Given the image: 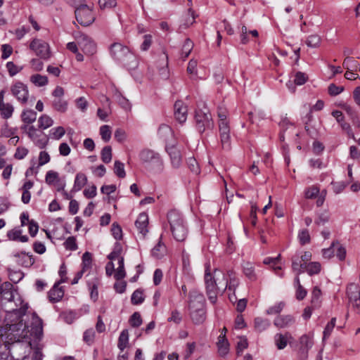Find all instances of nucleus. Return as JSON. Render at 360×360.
Here are the masks:
<instances>
[{"mask_svg": "<svg viewBox=\"0 0 360 360\" xmlns=\"http://www.w3.org/2000/svg\"><path fill=\"white\" fill-rule=\"evenodd\" d=\"M204 280L207 295L212 304L217 302L219 292L223 293L226 289L236 291L239 285V280L236 278L235 272L231 269L224 273L216 269L214 271V275H212L209 266H207Z\"/></svg>", "mask_w": 360, "mask_h": 360, "instance_id": "f257e3e1", "label": "nucleus"}, {"mask_svg": "<svg viewBox=\"0 0 360 360\" xmlns=\"http://www.w3.org/2000/svg\"><path fill=\"white\" fill-rule=\"evenodd\" d=\"M189 298L191 318L195 324H200L205 319L204 295L198 290H193L189 292Z\"/></svg>", "mask_w": 360, "mask_h": 360, "instance_id": "f03ea898", "label": "nucleus"}, {"mask_svg": "<svg viewBox=\"0 0 360 360\" xmlns=\"http://www.w3.org/2000/svg\"><path fill=\"white\" fill-rule=\"evenodd\" d=\"M167 220L173 237L177 241H184L188 235V226L181 213L176 210L167 214Z\"/></svg>", "mask_w": 360, "mask_h": 360, "instance_id": "7ed1b4c3", "label": "nucleus"}, {"mask_svg": "<svg viewBox=\"0 0 360 360\" xmlns=\"http://www.w3.org/2000/svg\"><path fill=\"white\" fill-rule=\"evenodd\" d=\"M110 53L115 60L124 65L129 66L135 60L134 55L130 52L128 47L120 43H114L111 45Z\"/></svg>", "mask_w": 360, "mask_h": 360, "instance_id": "20e7f679", "label": "nucleus"}, {"mask_svg": "<svg viewBox=\"0 0 360 360\" xmlns=\"http://www.w3.org/2000/svg\"><path fill=\"white\" fill-rule=\"evenodd\" d=\"M195 123L196 127L199 132L202 133L206 130H211L214 127V122L209 110L206 108L204 109L197 110L195 111Z\"/></svg>", "mask_w": 360, "mask_h": 360, "instance_id": "39448f33", "label": "nucleus"}, {"mask_svg": "<svg viewBox=\"0 0 360 360\" xmlns=\"http://www.w3.org/2000/svg\"><path fill=\"white\" fill-rule=\"evenodd\" d=\"M75 17L77 22L84 26H89L94 21L91 9L84 4L77 8L75 10Z\"/></svg>", "mask_w": 360, "mask_h": 360, "instance_id": "423d86ee", "label": "nucleus"}, {"mask_svg": "<svg viewBox=\"0 0 360 360\" xmlns=\"http://www.w3.org/2000/svg\"><path fill=\"white\" fill-rule=\"evenodd\" d=\"M30 49L42 59L46 60L51 56L49 44L41 39H34L30 44Z\"/></svg>", "mask_w": 360, "mask_h": 360, "instance_id": "0eeeda50", "label": "nucleus"}, {"mask_svg": "<svg viewBox=\"0 0 360 360\" xmlns=\"http://www.w3.org/2000/svg\"><path fill=\"white\" fill-rule=\"evenodd\" d=\"M140 160L151 167H160L162 165V160L160 155L153 150L145 149L139 154Z\"/></svg>", "mask_w": 360, "mask_h": 360, "instance_id": "6e6552de", "label": "nucleus"}, {"mask_svg": "<svg viewBox=\"0 0 360 360\" xmlns=\"http://www.w3.org/2000/svg\"><path fill=\"white\" fill-rule=\"evenodd\" d=\"M12 94L21 103L25 104L28 101L29 91L26 84L21 82H15L11 87Z\"/></svg>", "mask_w": 360, "mask_h": 360, "instance_id": "1a4fd4ad", "label": "nucleus"}, {"mask_svg": "<svg viewBox=\"0 0 360 360\" xmlns=\"http://www.w3.org/2000/svg\"><path fill=\"white\" fill-rule=\"evenodd\" d=\"M167 152L168 153L171 163L175 168H178L181 165L182 158L180 150L176 148V141H172L165 146Z\"/></svg>", "mask_w": 360, "mask_h": 360, "instance_id": "9d476101", "label": "nucleus"}, {"mask_svg": "<svg viewBox=\"0 0 360 360\" xmlns=\"http://www.w3.org/2000/svg\"><path fill=\"white\" fill-rule=\"evenodd\" d=\"M27 136L39 148H45L48 143V139L46 136L32 125L29 127Z\"/></svg>", "mask_w": 360, "mask_h": 360, "instance_id": "9b49d317", "label": "nucleus"}, {"mask_svg": "<svg viewBox=\"0 0 360 360\" xmlns=\"http://www.w3.org/2000/svg\"><path fill=\"white\" fill-rule=\"evenodd\" d=\"M78 44L85 54L91 56L96 52V44L86 34H81L79 37Z\"/></svg>", "mask_w": 360, "mask_h": 360, "instance_id": "f8f14e48", "label": "nucleus"}, {"mask_svg": "<svg viewBox=\"0 0 360 360\" xmlns=\"http://www.w3.org/2000/svg\"><path fill=\"white\" fill-rule=\"evenodd\" d=\"M347 293L349 303L360 311V287L355 283H351L347 287Z\"/></svg>", "mask_w": 360, "mask_h": 360, "instance_id": "ddd939ff", "label": "nucleus"}, {"mask_svg": "<svg viewBox=\"0 0 360 360\" xmlns=\"http://www.w3.org/2000/svg\"><path fill=\"white\" fill-rule=\"evenodd\" d=\"M300 358L305 360L308 357L309 350L314 345L313 337L310 335L304 334L300 338Z\"/></svg>", "mask_w": 360, "mask_h": 360, "instance_id": "4468645a", "label": "nucleus"}, {"mask_svg": "<svg viewBox=\"0 0 360 360\" xmlns=\"http://www.w3.org/2000/svg\"><path fill=\"white\" fill-rule=\"evenodd\" d=\"M158 136L165 142V146L172 141H176L172 128L167 124H161L158 131Z\"/></svg>", "mask_w": 360, "mask_h": 360, "instance_id": "2eb2a0df", "label": "nucleus"}, {"mask_svg": "<svg viewBox=\"0 0 360 360\" xmlns=\"http://www.w3.org/2000/svg\"><path fill=\"white\" fill-rule=\"evenodd\" d=\"M174 116L179 123H184L187 119V106L181 101H177L174 103Z\"/></svg>", "mask_w": 360, "mask_h": 360, "instance_id": "dca6fc26", "label": "nucleus"}, {"mask_svg": "<svg viewBox=\"0 0 360 360\" xmlns=\"http://www.w3.org/2000/svg\"><path fill=\"white\" fill-rule=\"evenodd\" d=\"M148 217L145 212H141L139 214L137 219L135 221V226L139 230V233L143 236H146L148 233Z\"/></svg>", "mask_w": 360, "mask_h": 360, "instance_id": "f3484780", "label": "nucleus"}, {"mask_svg": "<svg viewBox=\"0 0 360 360\" xmlns=\"http://www.w3.org/2000/svg\"><path fill=\"white\" fill-rule=\"evenodd\" d=\"M295 322V318L291 315H283L277 316L274 321V325L280 328L291 326Z\"/></svg>", "mask_w": 360, "mask_h": 360, "instance_id": "a211bd4d", "label": "nucleus"}, {"mask_svg": "<svg viewBox=\"0 0 360 360\" xmlns=\"http://www.w3.org/2000/svg\"><path fill=\"white\" fill-rule=\"evenodd\" d=\"M59 283H55L53 287L49 292V299L52 303L59 302L64 295V291L61 287L58 286Z\"/></svg>", "mask_w": 360, "mask_h": 360, "instance_id": "6ab92c4d", "label": "nucleus"}, {"mask_svg": "<svg viewBox=\"0 0 360 360\" xmlns=\"http://www.w3.org/2000/svg\"><path fill=\"white\" fill-rule=\"evenodd\" d=\"M218 352L221 356H226L229 352V344L225 335H220L217 342Z\"/></svg>", "mask_w": 360, "mask_h": 360, "instance_id": "aec40b11", "label": "nucleus"}, {"mask_svg": "<svg viewBox=\"0 0 360 360\" xmlns=\"http://www.w3.org/2000/svg\"><path fill=\"white\" fill-rule=\"evenodd\" d=\"M243 271L248 279L251 281H255L257 279V275L255 271V266L252 263L249 262H243Z\"/></svg>", "mask_w": 360, "mask_h": 360, "instance_id": "412c9836", "label": "nucleus"}, {"mask_svg": "<svg viewBox=\"0 0 360 360\" xmlns=\"http://www.w3.org/2000/svg\"><path fill=\"white\" fill-rule=\"evenodd\" d=\"M321 291L317 287H314L311 292V305L314 309H319L321 306Z\"/></svg>", "mask_w": 360, "mask_h": 360, "instance_id": "4be33fe9", "label": "nucleus"}, {"mask_svg": "<svg viewBox=\"0 0 360 360\" xmlns=\"http://www.w3.org/2000/svg\"><path fill=\"white\" fill-rule=\"evenodd\" d=\"M288 338H291L288 333H286L284 335L281 333L275 335L274 341L278 349H283L287 346Z\"/></svg>", "mask_w": 360, "mask_h": 360, "instance_id": "5701e85b", "label": "nucleus"}, {"mask_svg": "<svg viewBox=\"0 0 360 360\" xmlns=\"http://www.w3.org/2000/svg\"><path fill=\"white\" fill-rule=\"evenodd\" d=\"M87 183L86 176L82 172L77 173L75 176L72 191H79Z\"/></svg>", "mask_w": 360, "mask_h": 360, "instance_id": "b1692460", "label": "nucleus"}, {"mask_svg": "<svg viewBox=\"0 0 360 360\" xmlns=\"http://www.w3.org/2000/svg\"><path fill=\"white\" fill-rule=\"evenodd\" d=\"M87 285L91 291V298L95 302L97 300L98 297V286L99 285V279L95 277L91 281L87 282Z\"/></svg>", "mask_w": 360, "mask_h": 360, "instance_id": "393cba45", "label": "nucleus"}, {"mask_svg": "<svg viewBox=\"0 0 360 360\" xmlns=\"http://www.w3.org/2000/svg\"><path fill=\"white\" fill-rule=\"evenodd\" d=\"M342 66L349 71H358L360 70L359 63L352 57H346Z\"/></svg>", "mask_w": 360, "mask_h": 360, "instance_id": "a878e982", "label": "nucleus"}, {"mask_svg": "<svg viewBox=\"0 0 360 360\" xmlns=\"http://www.w3.org/2000/svg\"><path fill=\"white\" fill-rule=\"evenodd\" d=\"M22 120L25 124H32L37 119V112L31 109L24 110L21 115Z\"/></svg>", "mask_w": 360, "mask_h": 360, "instance_id": "bb28decb", "label": "nucleus"}, {"mask_svg": "<svg viewBox=\"0 0 360 360\" xmlns=\"http://www.w3.org/2000/svg\"><path fill=\"white\" fill-rule=\"evenodd\" d=\"M13 111L14 107L9 103H1V105H0L1 116L4 119L7 120L11 118L13 115Z\"/></svg>", "mask_w": 360, "mask_h": 360, "instance_id": "cd10ccee", "label": "nucleus"}, {"mask_svg": "<svg viewBox=\"0 0 360 360\" xmlns=\"http://www.w3.org/2000/svg\"><path fill=\"white\" fill-rule=\"evenodd\" d=\"M270 321L268 319L261 317L255 319V328L257 332H262L270 326Z\"/></svg>", "mask_w": 360, "mask_h": 360, "instance_id": "c85d7f7f", "label": "nucleus"}, {"mask_svg": "<svg viewBox=\"0 0 360 360\" xmlns=\"http://www.w3.org/2000/svg\"><path fill=\"white\" fill-rule=\"evenodd\" d=\"M129 343V333L128 330H123L118 338L117 347L120 349L121 352H123L124 349L127 347Z\"/></svg>", "mask_w": 360, "mask_h": 360, "instance_id": "c756f323", "label": "nucleus"}, {"mask_svg": "<svg viewBox=\"0 0 360 360\" xmlns=\"http://www.w3.org/2000/svg\"><path fill=\"white\" fill-rule=\"evenodd\" d=\"M341 108L350 116L354 125L359 126L360 122L354 110L347 103L340 105Z\"/></svg>", "mask_w": 360, "mask_h": 360, "instance_id": "7c9ffc66", "label": "nucleus"}, {"mask_svg": "<svg viewBox=\"0 0 360 360\" xmlns=\"http://www.w3.org/2000/svg\"><path fill=\"white\" fill-rule=\"evenodd\" d=\"M306 263L302 262L298 257H295L292 259V268L297 274H300L305 269Z\"/></svg>", "mask_w": 360, "mask_h": 360, "instance_id": "2f4dec72", "label": "nucleus"}, {"mask_svg": "<svg viewBox=\"0 0 360 360\" xmlns=\"http://www.w3.org/2000/svg\"><path fill=\"white\" fill-rule=\"evenodd\" d=\"M68 102L63 98H55L53 101V108L60 112H65L68 109Z\"/></svg>", "mask_w": 360, "mask_h": 360, "instance_id": "473e14b6", "label": "nucleus"}, {"mask_svg": "<svg viewBox=\"0 0 360 360\" xmlns=\"http://www.w3.org/2000/svg\"><path fill=\"white\" fill-rule=\"evenodd\" d=\"M92 258L91 254L89 252H86L82 255V271L84 273L88 271L91 267Z\"/></svg>", "mask_w": 360, "mask_h": 360, "instance_id": "72a5a7b5", "label": "nucleus"}, {"mask_svg": "<svg viewBox=\"0 0 360 360\" xmlns=\"http://www.w3.org/2000/svg\"><path fill=\"white\" fill-rule=\"evenodd\" d=\"M30 81L37 86H44L48 83V78L45 75H34L31 76Z\"/></svg>", "mask_w": 360, "mask_h": 360, "instance_id": "f704fd0d", "label": "nucleus"}, {"mask_svg": "<svg viewBox=\"0 0 360 360\" xmlns=\"http://www.w3.org/2000/svg\"><path fill=\"white\" fill-rule=\"evenodd\" d=\"M39 127L40 129H47L49 127L52 126L53 124V120L51 117H50L47 115H42L38 120Z\"/></svg>", "mask_w": 360, "mask_h": 360, "instance_id": "c9c22d12", "label": "nucleus"}, {"mask_svg": "<svg viewBox=\"0 0 360 360\" xmlns=\"http://www.w3.org/2000/svg\"><path fill=\"white\" fill-rule=\"evenodd\" d=\"M193 43L190 39H186L181 49V57L186 59L189 56L193 48Z\"/></svg>", "mask_w": 360, "mask_h": 360, "instance_id": "e433bc0d", "label": "nucleus"}, {"mask_svg": "<svg viewBox=\"0 0 360 360\" xmlns=\"http://www.w3.org/2000/svg\"><path fill=\"white\" fill-rule=\"evenodd\" d=\"M165 252V246L161 241H159L151 250L152 255L156 258H161Z\"/></svg>", "mask_w": 360, "mask_h": 360, "instance_id": "4c0bfd02", "label": "nucleus"}, {"mask_svg": "<svg viewBox=\"0 0 360 360\" xmlns=\"http://www.w3.org/2000/svg\"><path fill=\"white\" fill-rule=\"evenodd\" d=\"M101 160L102 161L108 164L112 160V148L110 146H105L101 150Z\"/></svg>", "mask_w": 360, "mask_h": 360, "instance_id": "58836bf2", "label": "nucleus"}, {"mask_svg": "<svg viewBox=\"0 0 360 360\" xmlns=\"http://www.w3.org/2000/svg\"><path fill=\"white\" fill-rule=\"evenodd\" d=\"M306 44L309 47L317 48L321 44V37L318 34H311L308 37Z\"/></svg>", "mask_w": 360, "mask_h": 360, "instance_id": "ea45409f", "label": "nucleus"}, {"mask_svg": "<svg viewBox=\"0 0 360 360\" xmlns=\"http://www.w3.org/2000/svg\"><path fill=\"white\" fill-rule=\"evenodd\" d=\"M305 269L310 276L317 274L321 270V264L319 262H310L306 264Z\"/></svg>", "mask_w": 360, "mask_h": 360, "instance_id": "a19ab883", "label": "nucleus"}, {"mask_svg": "<svg viewBox=\"0 0 360 360\" xmlns=\"http://www.w3.org/2000/svg\"><path fill=\"white\" fill-rule=\"evenodd\" d=\"M114 172L118 177L124 178L126 172L124 164L119 160H116L114 163Z\"/></svg>", "mask_w": 360, "mask_h": 360, "instance_id": "79ce46f5", "label": "nucleus"}, {"mask_svg": "<svg viewBox=\"0 0 360 360\" xmlns=\"http://www.w3.org/2000/svg\"><path fill=\"white\" fill-rule=\"evenodd\" d=\"M46 183L52 185L56 182H59L58 173L52 170L47 172L45 177Z\"/></svg>", "mask_w": 360, "mask_h": 360, "instance_id": "37998d69", "label": "nucleus"}, {"mask_svg": "<svg viewBox=\"0 0 360 360\" xmlns=\"http://www.w3.org/2000/svg\"><path fill=\"white\" fill-rule=\"evenodd\" d=\"M131 301L133 304H140L144 301L143 291L141 290H136L131 297Z\"/></svg>", "mask_w": 360, "mask_h": 360, "instance_id": "c03bdc74", "label": "nucleus"}, {"mask_svg": "<svg viewBox=\"0 0 360 360\" xmlns=\"http://www.w3.org/2000/svg\"><path fill=\"white\" fill-rule=\"evenodd\" d=\"M100 134L105 142L110 141L111 138V130L108 125H103L100 128Z\"/></svg>", "mask_w": 360, "mask_h": 360, "instance_id": "a18cd8bd", "label": "nucleus"}, {"mask_svg": "<svg viewBox=\"0 0 360 360\" xmlns=\"http://www.w3.org/2000/svg\"><path fill=\"white\" fill-rule=\"evenodd\" d=\"M129 323L134 328H137L142 324V319L139 312H134L129 319Z\"/></svg>", "mask_w": 360, "mask_h": 360, "instance_id": "49530a36", "label": "nucleus"}, {"mask_svg": "<svg viewBox=\"0 0 360 360\" xmlns=\"http://www.w3.org/2000/svg\"><path fill=\"white\" fill-rule=\"evenodd\" d=\"M65 134V130L63 127L53 128L51 130V136L53 139L59 140Z\"/></svg>", "mask_w": 360, "mask_h": 360, "instance_id": "de8ad7c7", "label": "nucleus"}, {"mask_svg": "<svg viewBox=\"0 0 360 360\" xmlns=\"http://www.w3.org/2000/svg\"><path fill=\"white\" fill-rule=\"evenodd\" d=\"M6 68L11 77H13L22 70V67L17 66L11 61L6 63Z\"/></svg>", "mask_w": 360, "mask_h": 360, "instance_id": "09e8293b", "label": "nucleus"}, {"mask_svg": "<svg viewBox=\"0 0 360 360\" xmlns=\"http://www.w3.org/2000/svg\"><path fill=\"white\" fill-rule=\"evenodd\" d=\"M30 30L29 26L22 25V27L16 29L14 32L10 31V32L13 33L17 39H21L27 33H28Z\"/></svg>", "mask_w": 360, "mask_h": 360, "instance_id": "8fccbe9b", "label": "nucleus"}, {"mask_svg": "<svg viewBox=\"0 0 360 360\" xmlns=\"http://www.w3.org/2000/svg\"><path fill=\"white\" fill-rule=\"evenodd\" d=\"M111 232L116 240H121L122 238V230L117 223L114 222L112 224Z\"/></svg>", "mask_w": 360, "mask_h": 360, "instance_id": "3c124183", "label": "nucleus"}, {"mask_svg": "<svg viewBox=\"0 0 360 360\" xmlns=\"http://www.w3.org/2000/svg\"><path fill=\"white\" fill-rule=\"evenodd\" d=\"M64 246L67 250L72 251L76 250L78 248L74 236L68 237L64 242Z\"/></svg>", "mask_w": 360, "mask_h": 360, "instance_id": "603ef678", "label": "nucleus"}, {"mask_svg": "<svg viewBox=\"0 0 360 360\" xmlns=\"http://www.w3.org/2000/svg\"><path fill=\"white\" fill-rule=\"evenodd\" d=\"M298 238L302 245H305L310 242V235L307 229H302L298 233Z\"/></svg>", "mask_w": 360, "mask_h": 360, "instance_id": "864d4df0", "label": "nucleus"}, {"mask_svg": "<svg viewBox=\"0 0 360 360\" xmlns=\"http://www.w3.org/2000/svg\"><path fill=\"white\" fill-rule=\"evenodd\" d=\"M339 245L338 241H333L328 248H325L322 250L323 257L326 259H330L334 255V247Z\"/></svg>", "mask_w": 360, "mask_h": 360, "instance_id": "5fc2aeb1", "label": "nucleus"}, {"mask_svg": "<svg viewBox=\"0 0 360 360\" xmlns=\"http://www.w3.org/2000/svg\"><path fill=\"white\" fill-rule=\"evenodd\" d=\"M308 79L307 75L302 72H297L295 74L294 82L297 85L304 84Z\"/></svg>", "mask_w": 360, "mask_h": 360, "instance_id": "6e6d98bb", "label": "nucleus"}, {"mask_svg": "<svg viewBox=\"0 0 360 360\" xmlns=\"http://www.w3.org/2000/svg\"><path fill=\"white\" fill-rule=\"evenodd\" d=\"M115 98H116L117 101L119 103V104L124 109H128L130 108V105L129 103V101L122 96L121 94L119 92L116 93L115 94Z\"/></svg>", "mask_w": 360, "mask_h": 360, "instance_id": "4d7b16f0", "label": "nucleus"}, {"mask_svg": "<svg viewBox=\"0 0 360 360\" xmlns=\"http://www.w3.org/2000/svg\"><path fill=\"white\" fill-rule=\"evenodd\" d=\"M336 319L335 318H333L329 323L325 327L323 331V339L328 338L330 335L331 332L333 331L335 325Z\"/></svg>", "mask_w": 360, "mask_h": 360, "instance_id": "13d9d810", "label": "nucleus"}, {"mask_svg": "<svg viewBox=\"0 0 360 360\" xmlns=\"http://www.w3.org/2000/svg\"><path fill=\"white\" fill-rule=\"evenodd\" d=\"M13 288V285L10 282H4L0 285V300L3 299L4 294H8V290H12Z\"/></svg>", "mask_w": 360, "mask_h": 360, "instance_id": "bf43d9fd", "label": "nucleus"}, {"mask_svg": "<svg viewBox=\"0 0 360 360\" xmlns=\"http://www.w3.org/2000/svg\"><path fill=\"white\" fill-rule=\"evenodd\" d=\"M285 306V303L283 302H281L279 303H278L277 304L273 306V307H269L267 310H266V314H278L280 313L283 307Z\"/></svg>", "mask_w": 360, "mask_h": 360, "instance_id": "052dcab7", "label": "nucleus"}, {"mask_svg": "<svg viewBox=\"0 0 360 360\" xmlns=\"http://www.w3.org/2000/svg\"><path fill=\"white\" fill-rule=\"evenodd\" d=\"M14 129L8 127V122H6L1 129V136L4 137H11L14 134Z\"/></svg>", "mask_w": 360, "mask_h": 360, "instance_id": "680f3d73", "label": "nucleus"}, {"mask_svg": "<svg viewBox=\"0 0 360 360\" xmlns=\"http://www.w3.org/2000/svg\"><path fill=\"white\" fill-rule=\"evenodd\" d=\"M188 165L190 168L191 171L193 172L195 174H198L200 173V168L198 166V163L196 161V160L193 158H190L188 160Z\"/></svg>", "mask_w": 360, "mask_h": 360, "instance_id": "e2e57ef3", "label": "nucleus"}, {"mask_svg": "<svg viewBox=\"0 0 360 360\" xmlns=\"http://www.w3.org/2000/svg\"><path fill=\"white\" fill-rule=\"evenodd\" d=\"M95 332L92 328L86 330L84 333L83 340L87 344L91 345L94 339Z\"/></svg>", "mask_w": 360, "mask_h": 360, "instance_id": "0e129e2a", "label": "nucleus"}, {"mask_svg": "<svg viewBox=\"0 0 360 360\" xmlns=\"http://www.w3.org/2000/svg\"><path fill=\"white\" fill-rule=\"evenodd\" d=\"M1 58L5 60L8 58L13 53V48L9 44H3L1 46Z\"/></svg>", "mask_w": 360, "mask_h": 360, "instance_id": "69168bd1", "label": "nucleus"}, {"mask_svg": "<svg viewBox=\"0 0 360 360\" xmlns=\"http://www.w3.org/2000/svg\"><path fill=\"white\" fill-rule=\"evenodd\" d=\"M344 87L342 86H336L334 84H330L328 86V93L331 96H337L342 92Z\"/></svg>", "mask_w": 360, "mask_h": 360, "instance_id": "338daca9", "label": "nucleus"}, {"mask_svg": "<svg viewBox=\"0 0 360 360\" xmlns=\"http://www.w3.org/2000/svg\"><path fill=\"white\" fill-rule=\"evenodd\" d=\"M22 234V230L14 229L7 232V237L11 240H18Z\"/></svg>", "mask_w": 360, "mask_h": 360, "instance_id": "774afa93", "label": "nucleus"}]
</instances>
